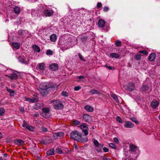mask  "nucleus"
I'll return each instance as SVG.
<instances>
[{
    "mask_svg": "<svg viewBox=\"0 0 160 160\" xmlns=\"http://www.w3.org/2000/svg\"><path fill=\"white\" fill-rule=\"evenodd\" d=\"M49 103H52L53 107L56 109H62L63 107V106L61 102L58 100H52L49 101Z\"/></svg>",
    "mask_w": 160,
    "mask_h": 160,
    "instance_id": "f257e3e1",
    "label": "nucleus"
},
{
    "mask_svg": "<svg viewBox=\"0 0 160 160\" xmlns=\"http://www.w3.org/2000/svg\"><path fill=\"white\" fill-rule=\"evenodd\" d=\"M71 137L72 139L78 141H80L81 138V133H78L77 131L73 132L71 133Z\"/></svg>",
    "mask_w": 160,
    "mask_h": 160,
    "instance_id": "f03ea898",
    "label": "nucleus"
},
{
    "mask_svg": "<svg viewBox=\"0 0 160 160\" xmlns=\"http://www.w3.org/2000/svg\"><path fill=\"white\" fill-rule=\"evenodd\" d=\"M78 127L82 130V131L84 133L85 136H87L88 134V125L86 123H83Z\"/></svg>",
    "mask_w": 160,
    "mask_h": 160,
    "instance_id": "7ed1b4c3",
    "label": "nucleus"
},
{
    "mask_svg": "<svg viewBox=\"0 0 160 160\" xmlns=\"http://www.w3.org/2000/svg\"><path fill=\"white\" fill-rule=\"evenodd\" d=\"M42 111V112L41 114L42 116L45 118H48L49 116V112L50 111V109L48 108H43Z\"/></svg>",
    "mask_w": 160,
    "mask_h": 160,
    "instance_id": "20e7f679",
    "label": "nucleus"
},
{
    "mask_svg": "<svg viewBox=\"0 0 160 160\" xmlns=\"http://www.w3.org/2000/svg\"><path fill=\"white\" fill-rule=\"evenodd\" d=\"M124 87L129 91L131 92L134 90L135 85L133 83H131L125 85Z\"/></svg>",
    "mask_w": 160,
    "mask_h": 160,
    "instance_id": "39448f33",
    "label": "nucleus"
},
{
    "mask_svg": "<svg viewBox=\"0 0 160 160\" xmlns=\"http://www.w3.org/2000/svg\"><path fill=\"white\" fill-rule=\"evenodd\" d=\"M64 135V133L62 132H56L53 134V138L55 139H59L63 137Z\"/></svg>",
    "mask_w": 160,
    "mask_h": 160,
    "instance_id": "423d86ee",
    "label": "nucleus"
},
{
    "mask_svg": "<svg viewBox=\"0 0 160 160\" xmlns=\"http://www.w3.org/2000/svg\"><path fill=\"white\" fill-rule=\"evenodd\" d=\"M45 64L44 63H39L37 66V69L39 71H43L45 70Z\"/></svg>",
    "mask_w": 160,
    "mask_h": 160,
    "instance_id": "0eeeda50",
    "label": "nucleus"
},
{
    "mask_svg": "<svg viewBox=\"0 0 160 160\" xmlns=\"http://www.w3.org/2000/svg\"><path fill=\"white\" fill-rule=\"evenodd\" d=\"M43 14L46 17H50L53 15V11L51 10H45L43 11Z\"/></svg>",
    "mask_w": 160,
    "mask_h": 160,
    "instance_id": "6e6552de",
    "label": "nucleus"
},
{
    "mask_svg": "<svg viewBox=\"0 0 160 160\" xmlns=\"http://www.w3.org/2000/svg\"><path fill=\"white\" fill-rule=\"evenodd\" d=\"M22 126L23 127L25 128L28 130L31 131H33L34 129V127L28 125L24 121L23 122V123Z\"/></svg>",
    "mask_w": 160,
    "mask_h": 160,
    "instance_id": "1a4fd4ad",
    "label": "nucleus"
},
{
    "mask_svg": "<svg viewBox=\"0 0 160 160\" xmlns=\"http://www.w3.org/2000/svg\"><path fill=\"white\" fill-rule=\"evenodd\" d=\"M124 126L126 128H131L133 127L134 125L132 122L127 121L125 122Z\"/></svg>",
    "mask_w": 160,
    "mask_h": 160,
    "instance_id": "9d476101",
    "label": "nucleus"
},
{
    "mask_svg": "<svg viewBox=\"0 0 160 160\" xmlns=\"http://www.w3.org/2000/svg\"><path fill=\"white\" fill-rule=\"evenodd\" d=\"M130 148L132 152L133 153H136L138 149V148L133 144L130 146Z\"/></svg>",
    "mask_w": 160,
    "mask_h": 160,
    "instance_id": "9b49d317",
    "label": "nucleus"
},
{
    "mask_svg": "<svg viewBox=\"0 0 160 160\" xmlns=\"http://www.w3.org/2000/svg\"><path fill=\"white\" fill-rule=\"evenodd\" d=\"M159 102L156 100H153L151 103V106L153 109L156 108L158 106Z\"/></svg>",
    "mask_w": 160,
    "mask_h": 160,
    "instance_id": "f8f14e48",
    "label": "nucleus"
},
{
    "mask_svg": "<svg viewBox=\"0 0 160 160\" xmlns=\"http://www.w3.org/2000/svg\"><path fill=\"white\" fill-rule=\"evenodd\" d=\"M83 119L85 122H89L91 121V117L88 114H84L83 116Z\"/></svg>",
    "mask_w": 160,
    "mask_h": 160,
    "instance_id": "ddd939ff",
    "label": "nucleus"
},
{
    "mask_svg": "<svg viewBox=\"0 0 160 160\" xmlns=\"http://www.w3.org/2000/svg\"><path fill=\"white\" fill-rule=\"evenodd\" d=\"M25 100L28 101L29 102H36L38 101V100L37 98L30 99L28 97H24Z\"/></svg>",
    "mask_w": 160,
    "mask_h": 160,
    "instance_id": "4468645a",
    "label": "nucleus"
},
{
    "mask_svg": "<svg viewBox=\"0 0 160 160\" xmlns=\"http://www.w3.org/2000/svg\"><path fill=\"white\" fill-rule=\"evenodd\" d=\"M50 68L52 71H55L58 68V65L56 63H52L49 65Z\"/></svg>",
    "mask_w": 160,
    "mask_h": 160,
    "instance_id": "2eb2a0df",
    "label": "nucleus"
},
{
    "mask_svg": "<svg viewBox=\"0 0 160 160\" xmlns=\"http://www.w3.org/2000/svg\"><path fill=\"white\" fill-rule=\"evenodd\" d=\"M6 76L8 77L12 80L16 79L18 78V75L15 72H13L10 75H6Z\"/></svg>",
    "mask_w": 160,
    "mask_h": 160,
    "instance_id": "dca6fc26",
    "label": "nucleus"
},
{
    "mask_svg": "<svg viewBox=\"0 0 160 160\" xmlns=\"http://www.w3.org/2000/svg\"><path fill=\"white\" fill-rule=\"evenodd\" d=\"M40 87L41 89L43 90L49 88V87L47 85V84L45 83L41 84L40 85Z\"/></svg>",
    "mask_w": 160,
    "mask_h": 160,
    "instance_id": "f3484780",
    "label": "nucleus"
},
{
    "mask_svg": "<svg viewBox=\"0 0 160 160\" xmlns=\"http://www.w3.org/2000/svg\"><path fill=\"white\" fill-rule=\"evenodd\" d=\"M43 104L42 103H37L34 107V109L36 110H38L43 106Z\"/></svg>",
    "mask_w": 160,
    "mask_h": 160,
    "instance_id": "a211bd4d",
    "label": "nucleus"
},
{
    "mask_svg": "<svg viewBox=\"0 0 160 160\" xmlns=\"http://www.w3.org/2000/svg\"><path fill=\"white\" fill-rule=\"evenodd\" d=\"M21 10L20 8L18 6H16L13 8L14 12L17 14H18L20 13L21 12Z\"/></svg>",
    "mask_w": 160,
    "mask_h": 160,
    "instance_id": "6ab92c4d",
    "label": "nucleus"
},
{
    "mask_svg": "<svg viewBox=\"0 0 160 160\" xmlns=\"http://www.w3.org/2000/svg\"><path fill=\"white\" fill-rule=\"evenodd\" d=\"M57 39V35L54 34H52L50 37V39L52 42H55Z\"/></svg>",
    "mask_w": 160,
    "mask_h": 160,
    "instance_id": "aec40b11",
    "label": "nucleus"
},
{
    "mask_svg": "<svg viewBox=\"0 0 160 160\" xmlns=\"http://www.w3.org/2000/svg\"><path fill=\"white\" fill-rule=\"evenodd\" d=\"M105 23V21L102 19H100L98 22V25L99 27L101 28L103 27Z\"/></svg>",
    "mask_w": 160,
    "mask_h": 160,
    "instance_id": "412c9836",
    "label": "nucleus"
},
{
    "mask_svg": "<svg viewBox=\"0 0 160 160\" xmlns=\"http://www.w3.org/2000/svg\"><path fill=\"white\" fill-rule=\"evenodd\" d=\"M156 57V54L154 53H151L148 57V59L150 61H152L154 60Z\"/></svg>",
    "mask_w": 160,
    "mask_h": 160,
    "instance_id": "4be33fe9",
    "label": "nucleus"
},
{
    "mask_svg": "<svg viewBox=\"0 0 160 160\" xmlns=\"http://www.w3.org/2000/svg\"><path fill=\"white\" fill-rule=\"evenodd\" d=\"M89 93L91 95H93L95 94H99L101 93L99 91L94 89H91L89 92Z\"/></svg>",
    "mask_w": 160,
    "mask_h": 160,
    "instance_id": "5701e85b",
    "label": "nucleus"
},
{
    "mask_svg": "<svg viewBox=\"0 0 160 160\" xmlns=\"http://www.w3.org/2000/svg\"><path fill=\"white\" fill-rule=\"evenodd\" d=\"M84 108L86 110L89 112H92L93 111V108L89 105L85 106Z\"/></svg>",
    "mask_w": 160,
    "mask_h": 160,
    "instance_id": "b1692460",
    "label": "nucleus"
},
{
    "mask_svg": "<svg viewBox=\"0 0 160 160\" xmlns=\"http://www.w3.org/2000/svg\"><path fill=\"white\" fill-rule=\"evenodd\" d=\"M18 61L23 63L27 64L28 63V62L26 60L25 58H23L21 57H19L18 58Z\"/></svg>",
    "mask_w": 160,
    "mask_h": 160,
    "instance_id": "393cba45",
    "label": "nucleus"
},
{
    "mask_svg": "<svg viewBox=\"0 0 160 160\" xmlns=\"http://www.w3.org/2000/svg\"><path fill=\"white\" fill-rule=\"evenodd\" d=\"M93 142L94 145L96 146H99L101 147V148H102L104 146L103 144L101 143L99 144L98 141L97 140H96L95 139L94 140Z\"/></svg>",
    "mask_w": 160,
    "mask_h": 160,
    "instance_id": "a878e982",
    "label": "nucleus"
},
{
    "mask_svg": "<svg viewBox=\"0 0 160 160\" xmlns=\"http://www.w3.org/2000/svg\"><path fill=\"white\" fill-rule=\"evenodd\" d=\"M149 87L147 85H143L141 88V90L142 92H145L149 89Z\"/></svg>",
    "mask_w": 160,
    "mask_h": 160,
    "instance_id": "bb28decb",
    "label": "nucleus"
},
{
    "mask_svg": "<svg viewBox=\"0 0 160 160\" xmlns=\"http://www.w3.org/2000/svg\"><path fill=\"white\" fill-rule=\"evenodd\" d=\"M110 56L112 58H118L120 55L117 53H110Z\"/></svg>",
    "mask_w": 160,
    "mask_h": 160,
    "instance_id": "cd10ccee",
    "label": "nucleus"
},
{
    "mask_svg": "<svg viewBox=\"0 0 160 160\" xmlns=\"http://www.w3.org/2000/svg\"><path fill=\"white\" fill-rule=\"evenodd\" d=\"M12 45L13 48L17 49H18L20 48V44L18 43L13 42L12 43Z\"/></svg>",
    "mask_w": 160,
    "mask_h": 160,
    "instance_id": "c85d7f7f",
    "label": "nucleus"
},
{
    "mask_svg": "<svg viewBox=\"0 0 160 160\" xmlns=\"http://www.w3.org/2000/svg\"><path fill=\"white\" fill-rule=\"evenodd\" d=\"M32 48L34 50L37 52H39L40 51L39 47L36 45H34L32 46Z\"/></svg>",
    "mask_w": 160,
    "mask_h": 160,
    "instance_id": "c756f323",
    "label": "nucleus"
},
{
    "mask_svg": "<svg viewBox=\"0 0 160 160\" xmlns=\"http://www.w3.org/2000/svg\"><path fill=\"white\" fill-rule=\"evenodd\" d=\"M54 150L53 148H52L47 152V154L48 155H51L54 153Z\"/></svg>",
    "mask_w": 160,
    "mask_h": 160,
    "instance_id": "7c9ffc66",
    "label": "nucleus"
},
{
    "mask_svg": "<svg viewBox=\"0 0 160 160\" xmlns=\"http://www.w3.org/2000/svg\"><path fill=\"white\" fill-rule=\"evenodd\" d=\"M112 97L118 103H119V102L117 96L114 94H112L111 95Z\"/></svg>",
    "mask_w": 160,
    "mask_h": 160,
    "instance_id": "2f4dec72",
    "label": "nucleus"
},
{
    "mask_svg": "<svg viewBox=\"0 0 160 160\" xmlns=\"http://www.w3.org/2000/svg\"><path fill=\"white\" fill-rule=\"evenodd\" d=\"M7 91L10 93V96H13L14 93V91L10 89L7 88Z\"/></svg>",
    "mask_w": 160,
    "mask_h": 160,
    "instance_id": "473e14b6",
    "label": "nucleus"
},
{
    "mask_svg": "<svg viewBox=\"0 0 160 160\" xmlns=\"http://www.w3.org/2000/svg\"><path fill=\"white\" fill-rule=\"evenodd\" d=\"M55 152L58 154H62L63 153L62 150L59 148H56Z\"/></svg>",
    "mask_w": 160,
    "mask_h": 160,
    "instance_id": "72a5a7b5",
    "label": "nucleus"
},
{
    "mask_svg": "<svg viewBox=\"0 0 160 160\" xmlns=\"http://www.w3.org/2000/svg\"><path fill=\"white\" fill-rule=\"evenodd\" d=\"M15 143L17 144H20L21 145H23L24 143V142L21 140H17L15 141Z\"/></svg>",
    "mask_w": 160,
    "mask_h": 160,
    "instance_id": "f704fd0d",
    "label": "nucleus"
},
{
    "mask_svg": "<svg viewBox=\"0 0 160 160\" xmlns=\"http://www.w3.org/2000/svg\"><path fill=\"white\" fill-rule=\"evenodd\" d=\"M72 122L73 124L75 125H78L80 124V122L79 121L76 120H73Z\"/></svg>",
    "mask_w": 160,
    "mask_h": 160,
    "instance_id": "c9c22d12",
    "label": "nucleus"
},
{
    "mask_svg": "<svg viewBox=\"0 0 160 160\" xmlns=\"http://www.w3.org/2000/svg\"><path fill=\"white\" fill-rule=\"evenodd\" d=\"M115 45L118 47H120L121 46V42L119 40L117 41L115 43Z\"/></svg>",
    "mask_w": 160,
    "mask_h": 160,
    "instance_id": "e433bc0d",
    "label": "nucleus"
},
{
    "mask_svg": "<svg viewBox=\"0 0 160 160\" xmlns=\"http://www.w3.org/2000/svg\"><path fill=\"white\" fill-rule=\"evenodd\" d=\"M5 110L4 108H0V115L2 116L5 113Z\"/></svg>",
    "mask_w": 160,
    "mask_h": 160,
    "instance_id": "4c0bfd02",
    "label": "nucleus"
},
{
    "mask_svg": "<svg viewBox=\"0 0 160 160\" xmlns=\"http://www.w3.org/2000/svg\"><path fill=\"white\" fill-rule=\"evenodd\" d=\"M78 56L80 58V59L82 60L83 62H85L86 61V60L85 59H84L82 55L80 53H79L78 54Z\"/></svg>",
    "mask_w": 160,
    "mask_h": 160,
    "instance_id": "58836bf2",
    "label": "nucleus"
},
{
    "mask_svg": "<svg viewBox=\"0 0 160 160\" xmlns=\"http://www.w3.org/2000/svg\"><path fill=\"white\" fill-rule=\"evenodd\" d=\"M85 78V77L83 76H79L77 77V78L79 79H81V80H80L78 81V82H79V81L84 82V80H82V79H84V78Z\"/></svg>",
    "mask_w": 160,
    "mask_h": 160,
    "instance_id": "ea45409f",
    "label": "nucleus"
},
{
    "mask_svg": "<svg viewBox=\"0 0 160 160\" xmlns=\"http://www.w3.org/2000/svg\"><path fill=\"white\" fill-rule=\"evenodd\" d=\"M139 53L143 54L145 55H147L148 54V52L146 50L140 51H139Z\"/></svg>",
    "mask_w": 160,
    "mask_h": 160,
    "instance_id": "a19ab883",
    "label": "nucleus"
},
{
    "mask_svg": "<svg viewBox=\"0 0 160 160\" xmlns=\"http://www.w3.org/2000/svg\"><path fill=\"white\" fill-rule=\"evenodd\" d=\"M116 119L120 123H122V121L121 118L119 116L117 117Z\"/></svg>",
    "mask_w": 160,
    "mask_h": 160,
    "instance_id": "79ce46f5",
    "label": "nucleus"
},
{
    "mask_svg": "<svg viewBox=\"0 0 160 160\" xmlns=\"http://www.w3.org/2000/svg\"><path fill=\"white\" fill-rule=\"evenodd\" d=\"M52 51L50 50H48L46 52V54L48 55H52Z\"/></svg>",
    "mask_w": 160,
    "mask_h": 160,
    "instance_id": "37998d69",
    "label": "nucleus"
},
{
    "mask_svg": "<svg viewBox=\"0 0 160 160\" xmlns=\"http://www.w3.org/2000/svg\"><path fill=\"white\" fill-rule=\"evenodd\" d=\"M62 94L63 96L65 97H67L68 96V92L65 91H63L62 92Z\"/></svg>",
    "mask_w": 160,
    "mask_h": 160,
    "instance_id": "c03bdc74",
    "label": "nucleus"
},
{
    "mask_svg": "<svg viewBox=\"0 0 160 160\" xmlns=\"http://www.w3.org/2000/svg\"><path fill=\"white\" fill-rule=\"evenodd\" d=\"M109 147H111L112 148L116 149L115 146V144L112 143H111L109 144Z\"/></svg>",
    "mask_w": 160,
    "mask_h": 160,
    "instance_id": "a18cd8bd",
    "label": "nucleus"
},
{
    "mask_svg": "<svg viewBox=\"0 0 160 160\" xmlns=\"http://www.w3.org/2000/svg\"><path fill=\"white\" fill-rule=\"evenodd\" d=\"M97 148H96V150L97 151H98V152H102V148H101V147H99V146H97Z\"/></svg>",
    "mask_w": 160,
    "mask_h": 160,
    "instance_id": "49530a36",
    "label": "nucleus"
},
{
    "mask_svg": "<svg viewBox=\"0 0 160 160\" xmlns=\"http://www.w3.org/2000/svg\"><path fill=\"white\" fill-rule=\"evenodd\" d=\"M42 131L44 132L47 133L48 132V129L47 128L45 127H42Z\"/></svg>",
    "mask_w": 160,
    "mask_h": 160,
    "instance_id": "de8ad7c7",
    "label": "nucleus"
},
{
    "mask_svg": "<svg viewBox=\"0 0 160 160\" xmlns=\"http://www.w3.org/2000/svg\"><path fill=\"white\" fill-rule=\"evenodd\" d=\"M102 150L104 152H108L109 151V149L105 147H103Z\"/></svg>",
    "mask_w": 160,
    "mask_h": 160,
    "instance_id": "09e8293b",
    "label": "nucleus"
},
{
    "mask_svg": "<svg viewBox=\"0 0 160 160\" xmlns=\"http://www.w3.org/2000/svg\"><path fill=\"white\" fill-rule=\"evenodd\" d=\"M141 55L140 54H138L135 56V58L137 60H140L141 58Z\"/></svg>",
    "mask_w": 160,
    "mask_h": 160,
    "instance_id": "8fccbe9b",
    "label": "nucleus"
},
{
    "mask_svg": "<svg viewBox=\"0 0 160 160\" xmlns=\"http://www.w3.org/2000/svg\"><path fill=\"white\" fill-rule=\"evenodd\" d=\"M81 88V87L80 86H75L74 87V90L75 91H78L80 90Z\"/></svg>",
    "mask_w": 160,
    "mask_h": 160,
    "instance_id": "3c124183",
    "label": "nucleus"
},
{
    "mask_svg": "<svg viewBox=\"0 0 160 160\" xmlns=\"http://www.w3.org/2000/svg\"><path fill=\"white\" fill-rule=\"evenodd\" d=\"M97 7L98 8L102 7V4L101 2H98L97 4Z\"/></svg>",
    "mask_w": 160,
    "mask_h": 160,
    "instance_id": "603ef678",
    "label": "nucleus"
},
{
    "mask_svg": "<svg viewBox=\"0 0 160 160\" xmlns=\"http://www.w3.org/2000/svg\"><path fill=\"white\" fill-rule=\"evenodd\" d=\"M113 141L117 143H118L119 142L118 139L117 138H113Z\"/></svg>",
    "mask_w": 160,
    "mask_h": 160,
    "instance_id": "864d4df0",
    "label": "nucleus"
},
{
    "mask_svg": "<svg viewBox=\"0 0 160 160\" xmlns=\"http://www.w3.org/2000/svg\"><path fill=\"white\" fill-rule=\"evenodd\" d=\"M109 10L108 7H104L103 10L104 12H106L108 11Z\"/></svg>",
    "mask_w": 160,
    "mask_h": 160,
    "instance_id": "5fc2aeb1",
    "label": "nucleus"
},
{
    "mask_svg": "<svg viewBox=\"0 0 160 160\" xmlns=\"http://www.w3.org/2000/svg\"><path fill=\"white\" fill-rule=\"evenodd\" d=\"M107 68H108L109 69H110V70H114V67H112L110 66H108Z\"/></svg>",
    "mask_w": 160,
    "mask_h": 160,
    "instance_id": "6e6d98bb",
    "label": "nucleus"
},
{
    "mask_svg": "<svg viewBox=\"0 0 160 160\" xmlns=\"http://www.w3.org/2000/svg\"><path fill=\"white\" fill-rule=\"evenodd\" d=\"M49 138L48 139L49 140V141H47V143H51L52 141V140L51 138Z\"/></svg>",
    "mask_w": 160,
    "mask_h": 160,
    "instance_id": "4d7b16f0",
    "label": "nucleus"
},
{
    "mask_svg": "<svg viewBox=\"0 0 160 160\" xmlns=\"http://www.w3.org/2000/svg\"><path fill=\"white\" fill-rule=\"evenodd\" d=\"M36 13V11L35 10L32 11V15H35Z\"/></svg>",
    "mask_w": 160,
    "mask_h": 160,
    "instance_id": "13d9d810",
    "label": "nucleus"
},
{
    "mask_svg": "<svg viewBox=\"0 0 160 160\" xmlns=\"http://www.w3.org/2000/svg\"><path fill=\"white\" fill-rule=\"evenodd\" d=\"M20 111L21 112H24V108H22V107L21 108H20Z\"/></svg>",
    "mask_w": 160,
    "mask_h": 160,
    "instance_id": "bf43d9fd",
    "label": "nucleus"
},
{
    "mask_svg": "<svg viewBox=\"0 0 160 160\" xmlns=\"http://www.w3.org/2000/svg\"><path fill=\"white\" fill-rule=\"evenodd\" d=\"M104 160H112L110 158H106L104 159Z\"/></svg>",
    "mask_w": 160,
    "mask_h": 160,
    "instance_id": "052dcab7",
    "label": "nucleus"
},
{
    "mask_svg": "<svg viewBox=\"0 0 160 160\" xmlns=\"http://www.w3.org/2000/svg\"><path fill=\"white\" fill-rule=\"evenodd\" d=\"M4 157H5L7 156V154L6 153H5L3 154Z\"/></svg>",
    "mask_w": 160,
    "mask_h": 160,
    "instance_id": "680f3d73",
    "label": "nucleus"
},
{
    "mask_svg": "<svg viewBox=\"0 0 160 160\" xmlns=\"http://www.w3.org/2000/svg\"><path fill=\"white\" fill-rule=\"evenodd\" d=\"M0 136L1 138L2 137V135L0 132Z\"/></svg>",
    "mask_w": 160,
    "mask_h": 160,
    "instance_id": "e2e57ef3",
    "label": "nucleus"
},
{
    "mask_svg": "<svg viewBox=\"0 0 160 160\" xmlns=\"http://www.w3.org/2000/svg\"><path fill=\"white\" fill-rule=\"evenodd\" d=\"M108 66L107 65H105L104 66V67L107 68H108Z\"/></svg>",
    "mask_w": 160,
    "mask_h": 160,
    "instance_id": "0e129e2a",
    "label": "nucleus"
},
{
    "mask_svg": "<svg viewBox=\"0 0 160 160\" xmlns=\"http://www.w3.org/2000/svg\"><path fill=\"white\" fill-rule=\"evenodd\" d=\"M0 160H6L5 159H4L3 158H0Z\"/></svg>",
    "mask_w": 160,
    "mask_h": 160,
    "instance_id": "69168bd1",
    "label": "nucleus"
},
{
    "mask_svg": "<svg viewBox=\"0 0 160 160\" xmlns=\"http://www.w3.org/2000/svg\"><path fill=\"white\" fill-rule=\"evenodd\" d=\"M78 148V146H75V148L77 149V148Z\"/></svg>",
    "mask_w": 160,
    "mask_h": 160,
    "instance_id": "338daca9",
    "label": "nucleus"
},
{
    "mask_svg": "<svg viewBox=\"0 0 160 160\" xmlns=\"http://www.w3.org/2000/svg\"><path fill=\"white\" fill-rule=\"evenodd\" d=\"M159 119L160 120V115L159 116Z\"/></svg>",
    "mask_w": 160,
    "mask_h": 160,
    "instance_id": "774afa93",
    "label": "nucleus"
}]
</instances>
